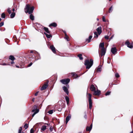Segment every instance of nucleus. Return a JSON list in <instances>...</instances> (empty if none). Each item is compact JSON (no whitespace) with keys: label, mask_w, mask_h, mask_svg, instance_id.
Returning a JSON list of instances; mask_svg holds the SVG:
<instances>
[{"label":"nucleus","mask_w":133,"mask_h":133,"mask_svg":"<svg viewBox=\"0 0 133 133\" xmlns=\"http://www.w3.org/2000/svg\"><path fill=\"white\" fill-rule=\"evenodd\" d=\"M15 15V14L14 12L12 13L10 15V17L11 18H13Z\"/></svg>","instance_id":"nucleus-25"},{"label":"nucleus","mask_w":133,"mask_h":133,"mask_svg":"<svg viewBox=\"0 0 133 133\" xmlns=\"http://www.w3.org/2000/svg\"><path fill=\"white\" fill-rule=\"evenodd\" d=\"M82 55L81 54H78L77 56L79 57V59L80 60H82L83 59V58L82 57Z\"/></svg>","instance_id":"nucleus-26"},{"label":"nucleus","mask_w":133,"mask_h":133,"mask_svg":"<svg viewBox=\"0 0 133 133\" xmlns=\"http://www.w3.org/2000/svg\"><path fill=\"white\" fill-rule=\"evenodd\" d=\"M115 76L116 77H118L119 76V75L117 73H116L115 74Z\"/></svg>","instance_id":"nucleus-40"},{"label":"nucleus","mask_w":133,"mask_h":133,"mask_svg":"<svg viewBox=\"0 0 133 133\" xmlns=\"http://www.w3.org/2000/svg\"><path fill=\"white\" fill-rule=\"evenodd\" d=\"M14 63V61H12L11 62V64H13V63Z\"/></svg>","instance_id":"nucleus-47"},{"label":"nucleus","mask_w":133,"mask_h":133,"mask_svg":"<svg viewBox=\"0 0 133 133\" xmlns=\"http://www.w3.org/2000/svg\"><path fill=\"white\" fill-rule=\"evenodd\" d=\"M32 64V63L31 62L28 65V67H30L31 66Z\"/></svg>","instance_id":"nucleus-44"},{"label":"nucleus","mask_w":133,"mask_h":133,"mask_svg":"<svg viewBox=\"0 0 133 133\" xmlns=\"http://www.w3.org/2000/svg\"><path fill=\"white\" fill-rule=\"evenodd\" d=\"M69 101H66L67 104L68 105L69 104Z\"/></svg>","instance_id":"nucleus-51"},{"label":"nucleus","mask_w":133,"mask_h":133,"mask_svg":"<svg viewBox=\"0 0 133 133\" xmlns=\"http://www.w3.org/2000/svg\"><path fill=\"white\" fill-rule=\"evenodd\" d=\"M63 89L64 91L66 93V94L68 95L69 94V91L68 89L65 86H64L63 87Z\"/></svg>","instance_id":"nucleus-8"},{"label":"nucleus","mask_w":133,"mask_h":133,"mask_svg":"<svg viewBox=\"0 0 133 133\" xmlns=\"http://www.w3.org/2000/svg\"><path fill=\"white\" fill-rule=\"evenodd\" d=\"M125 44L127 45V46L130 48H131L133 47V45L132 44V43L131 44L128 41L126 42H125Z\"/></svg>","instance_id":"nucleus-7"},{"label":"nucleus","mask_w":133,"mask_h":133,"mask_svg":"<svg viewBox=\"0 0 133 133\" xmlns=\"http://www.w3.org/2000/svg\"><path fill=\"white\" fill-rule=\"evenodd\" d=\"M49 129L51 132H52L53 130V127L52 126H51L50 127Z\"/></svg>","instance_id":"nucleus-38"},{"label":"nucleus","mask_w":133,"mask_h":133,"mask_svg":"<svg viewBox=\"0 0 133 133\" xmlns=\"http://www.w3.org/2000/svg\"><path fill=\"white\" fill-rule=\"evenodd\" d=\"M92 124L90 125V127H87L86 128V131H90L91 130V129L92 128Z\"/></svg>","instance_id":"nucleus-15"},{"label":"nucleus","mask_w":133,"mask_h":133,"mask_svg":"<svg viewBox=\"0 0 133 133\" xmlns=\"http://www.w3.org/2000/svg\"><path fill=\"white\" fill-rule=\"evenodd\" d=\"M53 110H51L48 111V113L49 114H51L53 113Z\"/></svg>","instance_id":"nucleus-35"},{"label":"nucleus","mask_w":133,"mask_h":133,"mask_svg":"<svg viewBox=\"0 0 133 133\" xmlns=\"http://www.w3.org/2000/svg\"><path fill=\"white\" fill-rule=\"evenodd\" d=\"M89 108L91 109L92 107V102L91 99V95L90 94H89Z\"/></svg>","instance_id":"nucleus-3"},{"label":"nucleus","mask_w":133,"mask_h":133,"mask_svg":"<svg viewBox=\"0 0 133 133\" xmlns=\"http://www.w3.org/2000/svg\"><path fill=\"white\" fill-rule=\"evenodd\" d=\"M64 38L65 39H66V40H67V41H69V40H68V38H69V37L68 36H65V37H64Z\"/></svg>","instance_id":"nucleus-42"},{"label":"nucleus","mask_w":133,"mask_h":133,"mask_svg":"<svg viewBox=\"0 0 133 133\" xmlns=\"http://www.w3.org/2000/svg\"><path fill=\"white\" fill-rule=\"evenodd\" d=\"M34 98H33V99H32V101H34Z\"/></svg>","instance_id":"nucleus-61"},{"label":"nucleus","mask_w":133,"mask_h":133,"mask_svg":"<svg viewBox=\"0 0 133 133\" xmlns=\"http://www.w3.org/2000/svg\"><path fill=\"white\" fill-rule=\"evenodd\" d=\"M70 81V79L69 78L63 79L60 80V82L64 84H67Z\"/></svg>","instance_id":"nucleus-4"},{"label":"nucleus","mask_w":133,"mask_h":133,"mask_svg":"<svg viewBox=\"0 0 133 133\" xmlns=\"http://www.w3.org/2000/svg\"><path fill=\"white\" fill-rule=\"evenodd\" d=\"M44 34L48 38H50L51 37V36L50 35L48 34L45 33H44Z\"/></svg>","instance_id":"nucleus-27"},{"label":"nucleus","mask_w":133,"mask_h":133,"mask_svg":"<svg viewBox=\"0 0 133 133\" xmlns=\"http://www.w3.org/2000/svg\"><path fill=\"white\" fill-rule=\"evenodd\" d=\"M104 43L103 42L101 43L100 44L99 46V48H102V49L104 48Z\"/></svg>","instance_id":"nucleus-18"},{"label":"nucleus","mask_w":133,"mask_h":133,"mask_svg":"<svg viewBox=\"0 0 133 133\" xmlns=\"http://www.w3.org/2000/svg\"><path fill=\"white\" fill-rule=\"evenodd\" d=\"M22 130V127H20L19 128V129L18 130V133H21Z\"/></svg>","instance_id":"nucleus-34"},{"label":"nucleus","mask_w":133,"mask_h":133,"mask_svg":"<svg viewBox=\"0 0 133 133\" xmlns=\"http://www.w3.org/2000/svg\"><path fill=\"white\" fill-rule=\"evenodd\" d=\"M65 99L66 101H69V98L67 96H66L65 97Z\"/></svg>","instance_id":"nucleus-37"},{"label":"nucleus","mask_w":133,"mask_h":133,"mask_svg":"<svg viewBox=\"0 0 133 133\" xmlns=\"http://www.w3.org/2000/svg\"><path fill=\"white\" fill-rule=\"evenodd\" d=\"M85 118V119H86L87 118V115H85V116H84Z\"/></svg>","instance_id":"nucleus-48"},{"label":"nucleus","mask_w":133,"mask_h":133,"mask_svg":"<svg viewBox=\"0 0 133 133\" xmlns=\"http://www.w3.org/2000/svg\"><path fill=\"white\" fill-rule=\"evenodd\" d=\"M78 133H82L81 132H79Z\"/></svg>","instance_id":"nucleus-64"},{"label":"nucleus","mask_w":133,"mask_h":133,"mask_svg":"<svg viewBox=\"0 0 133 133\" xmlns=\"http://www.w3.org/2000/svg\"><path fill=\"white\" fill-rule=\"evenodd\" d=\"M75 75H76L75 74H74V73H72V75L73 76H75Z\"/></svg>","instance_id":"nucleus-52"},{"label":"nucleus","mask_w":133,"mask_h":133,"mask_svg":"<svg viewBox=\"0 0 133 133\" xmlns=\"http://www.w3.org/2000/svg\"><path fill=\"white\" fill-rule=\"evenodd\" d=\"M111 93L110 91H108L105 94V95L106 96H107L108 95H110V94Z\"/></svg>","instance_id":"nucleus-36"},{"label":"nucleus","mask_w":133,"mask_h":133,"mask_svg":"<svg viewBox=\"0 0 133 133\" xmlns=\"http://www.w3.org/2000/svg\"><path fill=\"white\" fill-rule=\"evenodd\" d=\"M44 30L48 33L50 34V32L48 30V29L45 27H44L43 28Z\"/></svg>","instance_id":"nucleus-22"},{"label":"nucleus","mask_w":133,"mask_h":133,"mask_svg":"<svg viewBox=\"0 0 133 133\" xmlns=\"http://www.w3.org/2000/svg\"><path fill=\"white\" fill-rule=\"evenodd\" d=\"M38 91H37V92L35 94V96H36L38 94Z\"/></svg>","instance_id":"nucleus-46"},{"label":"nucleus","mask_w":133,"mask_h":133,"mask_svg":"<svg viewBox=\"0 0 133 133\" xmlns=\"http://www.w3.org/2000/svg\"><path fill=\"white\" fill-rule=\"evenodd\" d=\"M71 118V115H69L66 118V123L67 124Z\"/></svg>","instance_id":"nucleus-12"},{"label":"nucleus","mask_w":133,"mask_h":133,"mask_svg":"<svg viewBox=\"0 0 133 133\" xmlns=\"http://www.w3.org/2000/svg\"><path fill=\"white\" fill-rule=\"evenodd\" d=\"M57 25L56 23H55V22H54V23H53L51 24L49 26H53L54 27H56L57 26Z\"/></svg>","instance_id":"nucleus-20"},{"label":"nucleus","mask_w":133,"mask_h":133,"mask_svg":"<svg viewBox=\"0 0 133 133\" xmlns=\"http://www.w3.org/2000/svg\"><path fill=\"white\" fill-rule=\"evenodd\" d=\"M9 59H10L11 60H12V61H13L15 59V58L12 55H10L9 56Z\"/></svg>","instance_id":"nucleus-23"},{"label":"nucleus","mask_w":133,"mask_h":133,"mask_svg":"<svg viewBox=\"0 0 133 133\" xmlns=\"http://www.w3.org/2000/svg\"><path fill=\"white\" fill-rule=\"evenodd\" d=\"M113 35L112 36L110 37V39H111L112 38H113Z\"/></svg>","instance_id":"nucleus-50"},{"label":"nucleus","mask_w":133,"mask_h":133,"mask_svg":"<svg viewBox=\"0 0 133 133\" xmlns=\"http://www.w3.org/2000/svg\"><path fill=\"white\" fill-rule=\"evenodd\" d=\"M130 133H133V131H132Z\"/></svg>","instance_id":"nucleus-59"},{"label":"nucleus","mask_w":133,"mask_h":133,"mask_svg":"<svg viewBox=\"0 0 133 133\" xmlns=\"http://www.w3.org/2000/svg\"><path fill=\"white\" fill-rule=\"evenodd\" d=\"M34 130L33 128L31 129L30 131V133H34Z\"/></svg>","instance_id":"nucleus-41"},{"label":"nucleus","mask_w":133,"mask_h":133,"mask_svg":"<svg viewBox=\"0 0 133 133\" xmlns=\"http://www.w3.org/2000/svg\"><path fill=\"white\" fill-rule=\"evenodd\" d=\"M16 67L17 68H19V66H17V65H16Z\"/></svg>","instance_id":"nucleus-56"},{"label":"nucleus","mask_w":133,"mask_h":133,"mask_svg":"<svg viewBox=\"0 0 133 133\" xmlns=\"http://www.w3.org/2000/svg\"><path fill=\"white\" fill-rule=\"evenodd\" d=\"M63 32H64V34H65V33H66V32L65 31H63Z\"/></svg>","instance_id":"nucleus-54"},{"label":"nucleus","mask_w":133,"mask_h":133,"mask_svg":"<svg viewBox=\"0 0 133 133\" xmlns=\"http://www.w3.org/2000/svg\"><path fill=\"white\" fill-rule=\"evenodd\" d=\"M92 37V36L91 35L90 36L88 39H86V41L88 42V43H89L90 42V40L91 39Z\"/></svg>","instance_id":"nucleus-21"},{"label":"nucleus","mask_w":133,"mask_h":133,"mask_svg":"<svg viewBox=\"0 0 133 133\" xmlns=\"http://www.w3.org/2000/svg\"><path fill=\"white\" fill-rule=\"evenodd\" d=\"M101 65H99L96 71L97 72H100L101 71Z\"/></svg>","instance_id":"nucleus-19"},{"label":"nucleus","mask_w":133,"mask_h":133,"mask_svg":"<svg viewBox=\"0 0 133 133\" xmlns=\"http://www.w3.org/2000/svg\"><path fill=\"white\" fill-rule=\"evenodd\" d=\"M30 52L31 53H32L33 52V51H30Z\"/></svg>","instance_id":"nucleus-55"},{"label":"nucleus","mask_w":133,"mask_h":133,"mask_svg":"<svg viewBox=\"0 0 133 133\" xmlns=\"http://www.w3.org/2000/svg\"><path fill=\"white\" fill-rule=\"evenodd\" d=\"M7 11L9 14H10L11 13V10L10 8H8Z\"/></svg>","instance_id":"nucleus-32"},{"label":"nucleus","mask_w":133,"mask_h":133,"mask_svg":"<svg viewBox=\"0 0 133 133\" xmlns=\"http://www.w3.org/2000/svg\"><path fill=\"white\" fill-rule=\"evenodd\" d=\"M100 91L97 90L96 91L95 90L94 91V94L96 95H99L100 94Z\"/></svg>","instance_id":"nucleus-11"},{"label":"nucleus","mask_w":133,"mask_h":133,"mask_svg":"<svg viewBox=\"0 0 133 133\" xmlns=\"http://www.w3.org/2000/svg\"><path fill=\"white\" fill-rule=\"evenodd\" d=\"M34 8L33 6L30 7L29 4H26L24 8L25 12L26 13H28L29 14H31L30 15V19L32 21L34 19V17L31 14L33 13Z\"/></svg>","instance_id":"nucleus-1"},{"label":"nucleus","mask_w":133,"mask_h":133,"mask_svg":"<svg viewBox=\"0 0 133 133\" xmlns=\"http://www.w3.org/2000/svg\"><path fill=\"white\" fill-rule=\"evenodd\" d=\"M96 30L97 31L99 35L102 32L101 28L100 26L96 29Z\"/></svg>","instance_id":"nucleus-14"},{"label":"nucleus","mask_w":133,"mask_h":133,"mask_svg":"<svg viewBox=\"0 0 133 133\" xmlns=\"http://www.w3.org/2000/svg\"><path fill=\"white\" fill-rule=\"evenodd\" d=\"M4 25V23L3 22H1L0 23V27H1L2 26H3Z\"/></svg>","instance_id":"nucleus-43"},{"label":"nucleus","mask_w":133,"mask_h":133,"mask_svg":"<svg viewBox=\"0 0 133 133\" xmlns=\"http://www.w3.org/2000/svg\"><path fill=\"white\" fill-rule=\"evenodd\" d=\"M1 18H0V21H1Z\"/></svg>","instance_id":"nucleus-62"},{"label":"nucleus","mask_w":133,"mask_h":133,"mask_svg":"<svg viewBox=\"0 0 133 133\" xmlns=\"http://www.w3.org/2000/svg\"><path fill=\"white\" fill-rule=\"evenodd\" d=\"M101 50V56H102L105 55L106 52V50L105 48L102 49Z\"/></svg>","instance_id":"nucleus-13"},{"label":"nucleus","mask_w":133,"mask_h":133,"mask_svg":"<svg viewBox=\"0 0 133 133\" xmlns=\"http://www.w3.org/2000/svg\"><path fill=\"white\" fill-rule=\"evenodd\" d=\"M94 33L95 35L94 37L97 38L98 37V36L97 34V32L95 31L94 32Z\"/></svg>","instance_id":"nucleus-29"},{"label":"nucleus","mask_w":133,"mask_h":133,"mask_svg":"<svg viewBox=\"0 0 133 133\" xmlns=\"http://www.w3.org/2000/svg\"><path fill=\"white\" fill-rule=\"evenodd\" d=\"M3 65H6V64L5 63H3Z\"/></svg>","instance_id":"nucleus-57"},{"label":"nucleus","mask_w":133,"mask_h":133,"mask_svg":"<svg viewBox=\"0 0 133 133\" xmlns=\"http://www.w3.org/2000/svg\"><path fill=\"white\" fill-rule=\"evenodd\" d=\"M49 82L48 81L46 82L45 84H44L42 87L41 88V90H44L46 89L48 86V83Z\"/></svg>","instance_id":"nucleus-6"},{"label":"nucleus","mask_w":133,"mask_h":133,"mask_svg":"<svg viewBox=\"0 0 133 133\" xmlns=\"http://www.w3.org/2000/svg\"><path fill=\"white\" fill-rule=\"evenodd\" d=\"M90 89L92 91H94L95 90V88L93 85H91Z\"/></svg>","instance_id":"nucleus-17"},{"label":"nucleus","mask_w":133,"mask_h":133,"mask_svg":"<svg viewBox=\"0 0 133 133\" xmlns=\"http://www.w3.org/2000/svg\"><path fill=\"white\" fill-rule=\"evenodd\" d=\"M65 36H68L67 35V34H66V33H65Z\"/></svg>","instance_id":"nucleus-49"},{"label":"nucleus","mask_w":133,"mask_h":133,"mask_svg":"<svg viewBox=\"0 0 133 133\" xmlns=\"http://www.w3.org/2000/svg\"><path fill=\"white\" fill-rule=\"evenodd\" d=\"M37 106H34V108L35 109L33 110L32 111V112H34V113H33L32 115V117H33L37 113L39 112V110L38 109L36 110V109H37Z\"/></svg>","instance_id":"nucleus-5"},{"label":"nucleus","mask_w":133,"mask_h":133,"mask_svg":"<svg viewBox=\"0 0 133 133\" xmlns=\"http://www.w3.org/2000/svg\"><path fill=\"white\" fill-rule=\"evenodd\" d=\"M102 20H103V21L104 22H106V21L105 20V17L104 16H103V17Z\"/></svg>","instance_id":"nucleus-39"},{"label":"nucleus","mask_w":133,"mask_h":133,"mask_svg":"<svg viewBox=\"0 0 133 133\" xmlns=\"http://www.w3.org/2000/svg\"><path fill=\"white\" fill-rule=\"evenodd\" d=\"M28 125L27 124H25L24 126V128L26 129L28 127Z\"/></svg>","instance_id":"nucleus-31"},{"label":"nucleus","mask_w":133,"mask_h":133,"mask_svg":"<svg viewBox=\"0 0 133 133\" xmlns=\"http://www.w3.org/2000/svg\"><path fill=\"white\" fill-rule=\"evenodd\" d=\"M67 87H68V88H69V85H68V86H67Z\"/></svg>","instance_id":"nucleus-63"},{"label":"nucleus","mask_w":133,"mask_h":133,"mask_svg":"<svg viewBox=\"0 0 133 133\" xmlns=\"http://www.w3.org/2000/svg\"><path fill=\"white\" fill-rule=\"evenodd\" d=\"M36 26L38 28V29L39 30L42 29L43 28V26L38 24H36Z\"/></svg>","instance_id":"nucleus-16"},{"label":"nucleus","mask_w":133,"mask_h":133,"mask_svg":"<svg viewBox=\"0 0 133 133\" xmlns=\"http://www.w3.org/2000/svg\"><path fill=\"white\" fill-rule=\"evenodd\" d=\"M117 51V49L115 47L112 48L111 49V52L113 54H115Z\"/></svg>","instance_id":"nucleus-10"},{"label":"nucleus","mask_w":133,"mask_h":133,"mask_svg":"<svg viewBox=\"0 0 133 133\" xmlns=\"http://www.w3.org/2000/svg\"><path fill=\"white\" fill-rule=\"evenodd\" d=\"M97 20L98 21H99V19H98V18H97Z\"/></svg>","instance_id":"nucleus-60"},{"label":"nucleus","mask_w":133,"mask_h":133,"mask_svg":"<svg viewBox=\"0 0 133 133\" xmlns=\"http://www.w3.org/2000/svg\"><path fill=\"white\" fill-rule=\"evenodd\" d=\"M46 128V125H44L41 128V130L43 131H44Z\"/></svg>","instance_id":"nucleus-24"},{"label":"nucleus","mask_w":133,"mask_h":133,"mask_svg":"<svg viewBox=\"0 0 133 133\" xmlns=\"http://www.w3.org/2000/svg\"><path fill=\"white\" fill-rule=\"evenodd\" d=\"M35 57V56L34 55L32 56V57L33 58V57Z\"/></svg>","instance_id":"nucleus-58"},{"label":"nucleus","mask_w":133,"mask_h":133,"mask_svg":"<svg viewBox=\"0 0 133 133\" xmlns=\"http://www.w3.org/2000/svg\"><path fill=\"white\" fill-rule=\"evenodd\" d=\"M50 48L51 50L54 53H55L56 52V49L53 45H51L50 46Z\"/></svg>","instance_id":"nucleus-9"},{"label":"nucleus","mask_w":133,"mask_h":133,"mask_svg":"<svg viewBox=\"0 0 133 133\" xmlns=\"http://www.w3.org/2000/svg\"><path fill=\"white\" fill-rule=\"evenodd\" d=\"M113 10V8L112 7V6H111L109 9V12L110 13L112 12V10Z\"/></svg>","instance_id":"nucleus-30"},{"label":"nucleus","mask_w":133,"mask_h":133,"mask_svg":"<svg viewBox=\"0 0 133 133\" xmlns=\"http://www.w3.org/2000/svg\"><path fill=\"white\" fill-rule=\"evenodd\" d=\"M104 37L105 38V39H109V36H105Z\"/></svg>","instance_id":"nucleus-45"},{"label":"nucleus","mask_w":133,"mask_h":133,"mask_svg":"<svg viewBox=\"0 0 133 133\" xmlns=\"http://www.w3.org/2000/svg\"><path fill=\"white\" fill-rule=\"evenodd\" d=\"M37 53V56L38 55V56H37L38 58L36 60H37L38 59H40L41 58V57L40 54H38V53Z\"/></svg>","instance_id":"nucleus-28"},{"label":"nucleus","mask_w":133,"mask_h":133,"mask_svg":"<svg viewBox=\"0 0 133 133\" xmlns=\"http://www.w3.org/2000/svg\"><path fill=\"white\" fill-rule=\"evenodd\" d=\"M12 10L13 11H14L15 10V9L14 8H13L12 9Z\"/></svg>","instance_id":"nucleus-53"},{"label":"nucleus","mask_w":133,"mask_h":133,"mask_svg":"<svg viewBox=\"0 0 133 133\" xmlns=\"http://www.w3.org/2000/svg\"><path fill=\"white\" fill-rule=\"evenodd\" d=\"M93 61L92 59H90V61L89 60L86 59L85 61L84 64L86 66L87 69H89L92 65Z\"/></svg>","instance_id":"nucleus-2"},{"label":"nucleus","mask_w":133,"mask_h":133,"mask_svg":"<svg viewBox=\"0 0 133 133\" xmlns=\"http://www.w3.org/2000/svg\"><path fill=\"white\" fill-rule=\"evenodd\" d=\"M1 17L3 18H5V15L4 13H3L1 15Z\"/></svg>","instance_id":"nucleus-33"}]
</instances>
